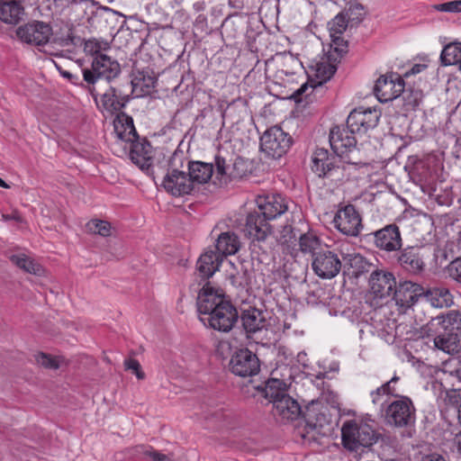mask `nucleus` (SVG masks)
Masks as SVG:
<instances>
[{
	"label": "nucleus",
	"mask_w": 461,
	"mask_h": 461,
	"mask_svg": "<svg viewBox=\"0 0 461 461\" xmlns=\"http://www.w3.org/2000/svg\"><path fill=\"white\" fill-rule=\"evenodd\" d=\"M272 412L275 417L279 418L282 421L296 420L303 414L300 422V426H302V422L304 423L305 432H302L303 438H306V435L311 432L320 433L322 427L321 420L324 419L323 415H319L316 412L313 403L307 406L305 411L303 412L299 403L288 394L283 395L275 401Z\"/></svg>",
	"instance_id": "f257e3e1"
},
{
	"label": "nucleus",
	"mask_w": 461,
	"mask_h": 461,
	"mask_svg": "<svg viewBox=\"0 0 461 461\" xmlns=\"http://www.w3.org/2000/svg\"><path fill=\"white\" fill-rule=\"evenodd\" d=\"M380 434L371 425L357 420H348L341 428L343 446L349 451L363 453L377 442Z\"/></svg>",
	"instance_id": "f03ea898"
},
{
	"label": "nucleus",
	"mask_w": 461,
	"mask_h": 461,
	"mask_svg": "<svg viewBox=\"0 0 461 461\" xmlns=\"http://www.w3.org/2000/svg\"><path fill=\"white\" fill-rule=\"evenodd\" d=\"M121 73V66L116 59L106 54H99L94 57L91 68L83 69V78L87 84V88L95 99L97 93L95 85L101 79L110 82Z\"/></svg>",
	"instance_id": "7ed1b4c3"
},
{
	"label": "nucleus",
	"mask_w": 461,
	"mask_h": 461,
	"mask_svg": "<svg viewBox=\"0 0 461 461\" xmlns=\"http://www.w3.org/2000/svg\"><path fill=\"white\" fill-rule=\"evenodd\" d=\"M345 164L343 158L330 155L326 149L317 148L312 156V169L321 177L340 182L347 177Z\"/></svg>",
	"instance_id": "20e7f679"
},
{
	"label": "nucleus",
	"mask_w": 461,
	"mask_h": 461,
	"mask_svg": "<svg viewBox=\"0 0 461 461\" xmlns=\"http://www.w3.org/2000/svg\"><path fill=\"white\" fill-rule=\"evenodd\" d=\"M355 10L362 11L363 6L360 4H354L346 13L339 14L328 23L331 39L329 59L333 61H337L338 58H341L348 52V41L341 36L347 30L349 20L353 19L352 14Z\"/></svg>",
	"instance_id": "39448f33"
},
{
	"label": "nucleus",
	"mask_w": 461,
	"mask_h": 461,
	"mask_svg": "<svg viewBox=\"0 0 461 461\" xmlns=\"http://www.w3.org/2000/svg\"><path fill=\"white\" fill-rule=\"evenodd\" d=\"M384 417L389 426L409 429L415 423L416 409L409 397L400 395L385 407Z\"/></svg>",
	"instance_id": "423d86ee"
},
{
	"label": "nucleus",
	"mask_w": 461,
	"mask_h": 461,
	"mask_svg": "<svg viewBox=\"0 0 461 461\" xmlns=\"http://www.w3.org/2000/svg\"><path fill=\"white\" fill-rule=\"evenodd\" d=\"M348 125H336L330 131V144L333 152L343 158L347 164L357 165L360 161L353 160L349 154L357 150V140Z\"/></svg>",
	"instance_id": "0eeeda50"
},
{
	"label": "nucleus",
	"mask_w": 461,
	"mask_h": 461,
	"mask_svg": "<svg viewBox=\"0 0 461 461\" xmlns=\"http://www.w3.org/2000/svg\"><path fill=\"white\" fill-rule=\"evenodd\" d=\"M292 143V137L277 125L267 130L260 138L262 151L275 159L284 156L290 149Z\"/></svg>",
	"instance_id": "6e6552de"
},
{
	"label": "nucleus",
	"mask_w": 461,
	"mask_h": 461,
	"mask_svg": "<svg viewBox=\"0 0 461 461\" xmlns=\"http://www.w3.org/2000/svg\"><path fill=\"white\" fill-rule=\"evenodd\" d=\"M239 320V313L236 307L230 302L220 304L201 321L215 330L229 332Z\"/></svg>",
	"instance_id": "1a4fd4ad"
},
{
	"label": "nucleus",
	"mask_w": 461,
	"mask_h": 461,
	"mask_svg": "<svg viewBox=\"0 0 461 461\" xmlns=\"http://www.w3.org/2000/svg\"><path fill=\"white\" fill-rule=\"evenodd\" d=\"M230 371L240 377H251L260 371V361L258 356L247 348L233 352L229 362Z\"/></svg>",
	"instance_id": "9d476101"
},
{
	"label": "nucleus",
	"mask_w": 461,
	"mask_h": 461,
	"mask_svg": "<svg viewBox=\"0 0 461 461\" xmlns=\"http://www.w3.org/2000/svg\"><path fill=\"white\" fill-rule=\"evenodd\" d=\"M366 238L369 241H373L376 249L388 253L399 251L402 247L400 228L395 223L385 225L367 234Z\"/></svg>",
	"instance_id": "9b49d317"
},
{
	"label": "nucleus",
	"mask_w": 461,
	"mask_h": 461,
	"mask_svg": "<svg viewBox=\"0 0 461 461\" xmlns=\"http://www.w3.org/2000/svg\"><path fill=\"white\" fill-rule=\"evenodd\" d=\"M312 267L319 277L322 279H331L340 272L342 262L337 252L330 250L325 246V248L320 250L314 258H312Z\"/></svg>",
	"instance_id": "f8f14e48"
},
{
	"label": "nucleus",
	"mask_w": 461,
	"mask_h": 461,
	"mask_svg": "<svg viewBox=\"0 0 461 461\" xmlns=\"http://www.w3.org/2000/svg\"><path fill=\"white\" fill-rule=\"evenodd\" d=\"M333 222L341 233L352 237L357 236L363 228L361 216L352 204L339 209Z\"/></svg>",
	"instance_id": "ddd939ff"
},
{
	"label": "nucleus",
	"mask_w": 461,
	"mask_h": 461,
	"mask_svg": "<svg viewBox=\"0 0 461 461\" xmlns=\"http://www.w3.org/2000/svg\"><path fill=\"white\" fill-rule=\"evenodd\" d=\"M404 85L398 74L384 75L376 80L374 93L381 103H386L400 97Z\"/></svg>",
	"instance_id": "4468645a"
},
{
	"label": "nucleus",
	"mask_w": 461,
	"mask_h": 461,
	"mask_svg": "<svg viewBox=\"0 0 461 461\" xmlns=\"http://www.w3.org/2000/svg\"><path fill=\"white\" fill-rule=\"evenodd\" d=\"M16 35L23 42L42 46L49 41L52 29L46 23L35 21L18 27Z\"/></svg>",
	"instance_id": "2eb2a0df"
},
{
	"label": "nucleus",
	"mask_w": 461,
	"mask_h": 461,
	"mask_svg": "<svg viewBox=\"0 0 461 461\" xmlns=\"http://www.w3.org/2000/svg\"><path fill=\"white\" fill-rule=\"evenodd\" d=\"M379 118L380 113L376 109L359 107L349 113L347 123L352 132L365 133L377 125Z\"/></svg>",
	"instance_id": "dca6fc26"
},
{
	"label": "nucleus",
	"mask_w": 461,
	"mask_h": 461,
	"mask_svg": "<svg viewBox=\"0 0 461 461\" xmlns=\"http://www.w3.org/2000/svg\"><path fill=\"white\" fill-rule=\"evenodd\" d=\"M215 167V179L221 185L227 184L232 179L241 178L248 172L247 163L240 158H237L232 164H228L225 158L216 156Z\"/></svg>",
	"instance_id": "f3484780"
},
{
	"label": "nucleus",
	"mask_w": 461,
	"mask_h": 461,
	"mask_svg": "<svg viewBox=\"0 0 461 461\" xmlns=\"http://www.w3.org/2000/svg\"><path fill=\"white\" fill-rule=\"evenodd\" d=\"M226 301L221 292L212 286L210 282H206L198 294L197 309L199 313L205 317Z\"/></svg>",
	"instance_id": "a211bd4d"
},
{
	"label": "nucleus",
	"mask_w": 461,
	"mask_h": 461,
	"mask_svg": "<svg viewBox=\"0 0 461 461\" xmlns=\"http://www.w3.org/2000/svg\"><path fill=\"white\" fill-rule=\"evenodd\" d=\"M423 286L411 281H404L400 283L398 286L395 285L393 295L396 303L401 307L410 308L416 303L420 298L423 297Z\"/></svg>",
	"instance_id": "6ab92c4d"
},
{
	"label": "nucleus",
	"mask_w": 461,
	"mask_h": 461,
	"mask_svg": "<svg viewBox=\"0 0 461 461\" xmlns=\"http://www.w3.org/2000/svg\"><path fill=\"white\" fill-rule=\"evenodd\" d=\"M164 188L176 196L190 194L194 187V183L190 177L189 172L167 173L163 180Z\"/></svg>",
	"instance_id": "aec40b11"
},
{
	"label": "nucleus",
	"mask_w": 461,
	"mask_h": 461,
	"mask_svg": "<svg viewBox=\"0 0 461 461\" xmlns=\"http://www.w3.org/2000/svg\"><path fill=\"white\" fill-rule=\"evenodd\" d=\"M369 285L371 293L377 298H385L393 294L396 281L393 275L383 270L372 272Z\"/></svg>",
	"instance_id": "412c9836"
},
{
	"label": "nucleus",
	"mask_w": 461,
	"mask_h": 461,
	"mask_svg": "<svg viewBox=\"0 0 461 461\" xmlns=\"http://www.w3.org/2000/svg\"><path fill=\"white\" fill-rule=\"evenodd\" d=\"M244 230L254 240L263 241L271 234L272 228L268 221L255 210L248 214Z\"/></svg>",
	"instance_id": "4be33fe9"
},
{
	"label": "nucleus",
	"mask_w": 461,
	"mask_h": 461,
	"mask_svg": "<svg viewBox=\"0 0 461 461\" xmlns=\"http://www.w3.org/2000/svg\"><path fill=\"white\" fill-rule=\"evenodd\" d=\"M399 251L397 262L404 270L415 275L423 272L425 262L420 249L409 246L403 249H401Z\"/></svg>",
	"instance_id": "5701e85b"
},
{
	"label": "nucleus",
	"mask_w": 461,
	"mask_h": 461,
	"mask_svg": "<svg viewBox=\"0 0 461 461\" xmlns=\"http://www.w3.org/2000/svg\"><path fill=\"white\" fill-rule=\"evenodd\" d=\"M288 209L285 198L272 194L260 199L257 211L268 221L283 214Z\"/></svg>",
	"instance_id": "b1692460"
},
{
	"label": "nucleus",
	"mask_w": 461,
	"mask_h": 461,
	"mask_svg": "<svg viewBox=\"0 0 461 461\" xmlns=\"http://www.w3.org/2000/svg\"><path fill=\"white\" fill-rule=\"evenodd\" d=\"M130 158L141 170L149 172L152 165V147L143 140L134 141L131 146Z\"/></svg>",
	"instance_id": "393cba45"
},
{
	"label": "nucleus",
	"mask_w": 461,
	"mask_h": 461,
	"mask_svg": "<svg viewBox=\"0 0 461 461\" xmlns=\"http://www.w3.org/2000/svg\"><path fill=\"white\" fill-rule=\"evenodd\" d=\"M223 259L212 249L203 253L196 262V269L202 279L207 280L219 270Z\"/></svg>",
	"instance_id": "a878e982"
},
{
	"label": "nucleus",
	"mask_w": 461,
	"mask_h": 461,
	"mask_svg": "<svg viewBox=\"0 0 461 461\" xmlns=\"http://www.w3.org/2000/svg\"><path fill=\"white\" fill-rule=\"evenodd\" d=\"M240 321L247 334L256 333L267 325L264 312L252 307L242 312Z\"/></svg>",
	"instance_id": "bb28decb"
},
{
	"label": "nucleus",
	"mask_w": 461,
	"mask_h": 461,
	"mask_svg": "<svg viewBox=\"0 0 461 461\" xmlns=\"http://www.w3.org/2000/svg\"><path fill=\"white\" fill-rule=\"evenodd\" d=\"M56 7L64 9L68 7L70 4L74 3H82V2H90L92 5L96 6V11L92 14V15L88 18V23L93 26L99 22V20L104 18L107 20L108 17L113 15H122L120 12L113 10L110 7L104 6L99 5L98 2L95 0H53Z\"/></svg>",
	"instance_id": "cd10ccee"
},
{
	"label": "nucleus",
	"mask_w": 461,
	"mask_h": 461,
	"mask_svg": "<svg viewBox=\"0 0 461 461\" xmlns=\"http://www.w3.org/2000/svg\"><path fill=\"white\" fill-rule=\"evenodd\" d=\"M240 241L237 234L230 231L221 233L217 240L215 249H213L221 258L227 256L236 254L240 249Z\"/></svg>",
	"instance_id": "c85d7f7f"
},
{
	"label": "nucleus",
	"mask_w": 461,
	"mask_h": 461,
	"mask_svg": "<svg viewBox=\"0 0 461 461\" xmlns=\"http://www.w3.org/2000/svg\"><path fill=\"white\" fill-rule=\"evenodd\" d=\"M423 298L435 308L450 307L453 303V296L445 286L424 287Z\"/></svg>",
	"instance_id": "c756f323"
},
{
	"label": "nucleus",
	"mask_w": 461,
	"mask_h": 461,
	"mask_svg": "<svg viewBox=\"0 0 461 461\" xmlns=\"http://www.w3.org/2000/svg\"><path fill=\"white\" fill-rule=\"evenodd\" d=\"M343 259L345 261L343 266L344 272L356 278L368 273L373 267V265L360 254H348Z\"/></svg>",
	"instance_id": "7c9ffc66"
},
{
	"label": "nucleus",
	"mask_w": 461,
	"mask_h": 461,
	"mask_svg": "<svg viewBox=\"0 0 461 461\" xmlns=\"http://www.w3.org/2000/svg\"><path fill=\"white\" fill-rule=\"evenodd\" d=\"M435 347L448 354L459 352L461 349V333L445 330L434 339Z\"/></svg>",
	"instance_id": "2f4dec72"
},
{
	"label": "nucleus",
	"mask_w": 461,
	"mask_h": 461,
	"mask_svg": "<svg viewBox=\"0 0 461 461\" xmlns=\"http://www.w3.org/2000/svg\"><path fill=\"white\" fill-rule=\"evenodd\" d=\"M24 14L20 1L11 0L0 3V20L5 23L16 24Z\"/></svg>",
	"instance_id": "473e14b6"
},
{
	"label": "nucleus",
	"mask_w": 461,
	"mask_h": 461,
	"mask_svg": "<svg viewBox=\"0 0 461 461\" xmlns=\"http://www.w3.org/2000/svg\"><path fill=\"white\" fill-rule=\"evenodd\" d=\"M187 170L194 184H204L212 177L213 165L202 161H187Z\"/></svg>",
	"instance_id": "72a5a7b5"
},
{
	"label": "nucleus",
	"mask_w": 461,
	"mask_h": 461,
	"mask_svg": "<svg viewBox=\"0 0 461 461\" xmlns=\"http://www.w3.org/2000/svg\"><path fill=\"white\" fill-rule=\"evenodd\" d=\"M285 387V384L281 380L269 379L264 386H258L257 389L266 399H268L274 404L276 400L286 394Z\"/></svg>",
	"instance_id": "f704fd0d"
},
{
	"label": "nucleus",
	"mask_w": 461,
	"mask_h": 461,
	"mask_svg": "<svg viewBox=\"0 0 461 461\" xmlns=\"http://www.w3.org/2000/svg\"><path fill=\"white\" fill-rule=\"evenodd\" d=\"M299 249L303 254H311L314 258L316 254L324 248H322L321 241L316 234L306 232L299 237Z\"/></svg>",
	"instance_id": "c9c22d12"
},
{
	"label": "nucleus",
	"mask_w": 461,
	"mask_h": 461,
	"mask_svg": "<svg viewBox=\"0 0 461 461\" xmlns=\"http://www.w3.org/2000/svg\"><path fill=\"white\" fill-rule=\"evenodd\" d=\"M440 61L443 66L460 64L461 42L455 41L447 44L440 54Z\"/></svg>",
	"instance_id": "e433bc0d"
},
{
	"label": "nucleus",
	"mask_w": 461,
	"mask_h": 461,
	"mask_svg": "<svg viewBox=\"0 0 461 461\" xmlns=\"http://www.w3.org/2000/svg\"><path fill=\"white\" fill-rule=\"evenodd\" d=\"M432 387L434 390L439 391V397H444V401L447 404L460 407L461 389H447L441 380H435L432 383Z\"/></svg>",
	"instance_id": "4c0bfd02"
},
{
	"label": "nucleus",
	"mask_w": 461,
	"mask_h": 461,
	"mask_svg": "<svg viewBox=\"0 0 461 461\" xmlns=\"http://www.w3.org/2000/svg\"><path fill=\"white\" fill-rule=\"evenodd\" d=\"M10 260L27 273L41 276L43 272L42 267L25 254L12 255Z\"/></svg>",
	"instance_id": "58836bf2"
},
{
	"label": "nucleus",
	"mask_w": 461,
	"mask_h": 461,
	"mask_svg": "<svg viewBox=\"0 0 461 461\" xmlns=\"http://www.w3.org/2000/svg\"><path fill=\"white\" fill-rule=\"evenodd\" d=\"M438 319H442L440 323L442 324L445 330H451L461 333L460 311H449L447 314L438 317Z\"/></svg>",
	"instance_id": "ea45409f"
},
{
	"label": "nucleus",
	"mask_w": 461,
	"mask_h": 461,
	"mask_svg": "<svg viewBox=\"0 0 461 461\" xmlns=\"http://www.w3.org/2000/svg\"><path fill=\"white\" fill-rule=\"evenodd\" d=\"M341 58H338L337 62H339V59ZM329 59V62H320L316 65V77L320 79L319 84L321 85L322 83L328 81L330 79V77L335 74L337 68L334 63L336 61H333L332 59Z\"/></svg>",
	"instance_id": "a19ab883"
},
{
	"label": "nucleus",
	"mask_w": 461,
	"mask_h": 461,
	"mask_svg": "<svg viewBox=\"0 0 461 461\" xmlns=\"http://www.w3.org/2000/svg\"><path fill=\"white\" fill-rule=\"evenodd\" d=\"M86 227L89 231L98 234L102 237H110L113 234V228L112 227L111 223L98 219L91 220L87 224Z\"/></svg>",
	"instance_id": "79ce46f5"
},
{
	"label": "nucleus",
	"mask_w": 461,
	"mask_h": 461,
	"mask_svg": "<svg viewBox=\"0 0 461 461\" xmlns=\"http://www.w3.org/2000/svg\"><path fill=\"white\" fill-rule=\"evenodd\" d=\"M157 79L155 77L147 75L144 72H140L132 81L131 85L133 87L140 86L143 94H149L151 89L155 87Z\"/></svg>",
	"instance_id": "37998d69"
},
{
	"label": "nucleus",
	"mask_w": 461,
	"mask_h": 461,
	"mask_svg": "<svg viewBox=\"0 0 461 461\" xmlns=\"http://www.w3.org/2000/svg\"><path fill=\"white\" fill-rule=\"evenodd\" d=\"M187 158L182 150H176L168 160L167 173H178L184 171L185 162L187 163Z\"/></svg>",
	"instance_id": "c03bdc74"
},
{
	"label": "nucleus",
	"mask_w": 461,
	"mask_h": 461,
	"mask_svg": "<svg viewBox=\"0 0 461 461\" xmlns=\"http://www.w3.org/2000/svg\"><path fill=\"white\" fill-rule=\"evenodd\" d=\"M113 86H110L109 90L101 95V102L103 106L110 112H119L122 110V105L118 104L116 96L113 92Z\"/></svg>",
	"instance_id": "a18cd8bd"
},
{
	"label": "nucleus",
	"mask_w": 461,
	"mask_h": 461,
	"mask_svg": "<svg viewBox=\"0 0 461 461\" xmlns=\"http://www.w3.org/2000/svg\"><path fill=\"white\" fill-rule=\"evenodd\" d=\"M401 96L402 97L405 106L408 108H415L420 104L421 93L418 90H412L411 88L405 89L403 87V92L401 94Z\"/></svg>",
	"instance_id": "49530a36"
},
{
	"label": "nucleus",
	"mask_w": 461,
	"mask_h": 461,
	"mask_svg": "<svg viewBox=\"0 0 461 461\" xmlns=\"http://www.w3.org/2000/svg\"><path fill=\"white\" fill-rule=\"evenodd\" d=\"M108 43L104 41H99L95 39L88 40L84 44V50L92 55L96 57L99 54H103L102 50H105L108 49Z\"/></svg>",
	"instance_id": "de8ad7c7"
},
{
	"label": "nucleus",
	"mask_w": 461,
	"mask_h": 461,
	"mask_svg": "<svg viewBox=\"0 0 461 461\" xmlns=\"http://www.w3.org/2000/svg\"><path fill=\"white\" fill-rule=\"evenodd\" d=\"M36 363L44 367L49 369H58L59 367V361L57 357H54L49 354L46 353H39L35 356Z\"/></svg>",
	"instance_id": "09e8293b"
},
{
	"label": "nucleus",
	"mask_w": 461,
	"mask_h": 461,
	"mask_svg": "<svg viewBox=\"0 0 461 461\" xmlns=\"http://www.w3.org/2000/svg\"><path fill=\"white\" fill-rule=\"evenodd\" d=\"M431 9L438 12L446 13H460L461 12V0H455L442 4H436L431 5Z\"/></svg>",
	"instance_id": "8fccbe9b"
},
{
	"label": "nucleus",
	"mask_w": 461,
	"mask_h": 461,
	"mask_svg": "<svg viewBox=\"0 0 461 461\" xmlns=\"http://www.w3.org/2000/svg\"><path fill=\"white\" fill-rule=\"evenodd\" d=\"M123 365L125 370L131 371L139 380H143L145 378V373L142 371L141 366L137 359L131 357L126 358Z\"/></svg>",
	"instance_id": "3c124183"
},
{
	"label": "nucleus",
	"mask_w": 461,
	"mask_h": 461,
	"mask_svg": "<svg viewBox=\"0 0 461 461\" xmlns=\"http://www.w3.org/2000/svg\"><path fill=\"white\" fill-rule=\"evenodd\" d=\"M114 130H115V132H116L118 138L121 139L122 140L131 142V144H132L134 141H136L139 139V136L137 133L133 134V135H131V133L129 134V131H128L129 130L127 128H123V125L122 123L115 124Z\"/></svg>",
	"instance_id": "603ef678"
},
{
	"label": "nucleus",
	"mask_w": 461,
	"mask_h": 461,
	"mask_svg": "<svg viewBox=\"0 0 461 461\" xmlns=\"http://www.w3.org/2000/svg\"><path fill=\"white\" fill-rule=\"evenodd\" d=\"M122 124L123 128H127L129 131V134L131 133V135L136 134V130L133 124V120L131 117L128 116L127 114L122 113L117 116L116 121L114 122L115 124Z\"/></svg>",
	"instance_id": "864d4df0"
},
{
	"label": "nucleus",
	"mask_w": 461,
	"mask_h": 461,
	"mask_svg": "<svg viewBox=\"0 0 461 461\" xmlns=\"http://www.w3.org/2000/svg\"><path fill=\"white\" fill-rule=\"evenodd\" d=\"M448 273L453 279L461 283V258L450 263L448 266Z\"/></svg>",
	"instance_id": "5fc2aeb1"
},
{
	"label": "nucleus",
	"mask_w": 461,
	"mask_h": 461,
	"mask_svg": "<svg viewBox=\"0 0 461 461\" xmlns=\"http://www.w3.org/2000/svg\"><path fill=\"white\" fill-rule=\"evenodd\" d=\"M296 239V233L291 225H285L281 230L280 240L282 243H289Z\"/></svg>",
	"instance_id": "6e6d98bb"
},
{
	"label": "nucleus",
	"mask_w": 461,
	"mask_h": 461,
	"mask_svg": "<svg viewBox=\"0 0 461 461\" xmlns=\"http://www.w3.org/2000/svg\"><path fill=\"white\" fill-rule=\"evenodd\" d=\"M399 381V377L394 375L390 381L384 383L382 387L384 390V393H386L388 395H393L395 397H399V395L396 393V390L393 386L394 384H396Z\"/></svg>",
	"instance_id": "4d7b16f0"
},
{
	"label": "nucleus",
	"mask_w": 461,
	"mask_h": 461,
	"mask_svg": "<svg viewBox=\"0 0 461 461\" xmlns=\"http://www.w3.org/2000/svg\"><path fill=\"white\" fill-rule=\"evenodd\" d=\"M113 92L114 93L115 96H116L118 104L122 105V109L126 105V104L129 102L130 95L123 93L122 91H121L120 89H117L116 87L113 88Z\"/></svg>",
	"instance_id": "13d9d810"
},
{
	"label": "nucleus",
	"mask_w": 461,
	"mask_h": 461,
	"mask_svg": "<svg viewBox=\"0 0 461 461\" xmlns=\"http://www.w3.org/2000/svg\"><path fill=\"white\" fill-rule=\"evenodd\" d=\"M452 363H455V366H456V368L455 370H450L448 372L451 375L455 374L456 376L459 379V381H461V356H459L456 358H453V359L449 360L448 362H447L445 364V366H447L448 365H450Z\"/></svg>",
	"instance_id": "bf43d9fd"
},
{
	"label": "nucleus",
	"mask_w": 461,
	"mask_h": 461,
	"mask_svg": "<svg viewBox=\"0 0 461 461\" xmlns=\"http://www.w3.org/2000/svg\"><path fill=\"white\" fill-rule=\"evenodd\" d=\"M147 455L153 460V461H172V458L168 455L162 454L158 451H149L147 452Z\"/></svg>",
	"instance_id": "052dcab7"
},
{
	"label": "nucleus",
	"mask_w": 461,
	"mask_h": 461,
	"mask_svg": "<svg viewBox=\"0 0 461 461\" xmlns=\"http://www.w3.org/2000/svg\"><path fill=\"white\" fill-rule=\"evenodd\" d=\"M420 461H447L444 456L438 453L427 454L421 456Z\"/></svg>",
	"instance_id": "680f3d73"
},
{
	"label": "nucleus",
	"mask_w": 461,
	"mask_h": 461,
	"mask_svg": "<svg viewBox=\"0 0 461 461\" xmlns=\"http://www.w3.org/2000/svg\"><path fill=\"white\" fill-rule=\"evenodd\" d=\"M5 221L14 220L17 222H23V220L17 211H14L11 214H2Z\"/></svg>",
	"instance_id": "e2e57ef3"
},
{
	"label": "nucleus",
	"mask_w": 461,
	"mask_h": 461,
	"mask_svg": "<svg viewBox=\"0 0 461 461\" xmlns=\"http://www.w3.org/2000/svg\"><path fill=\"white\" fill-rule=\"evenodd\" d=\"M223 418V409H218L213 411H208V413L205 415V419H215V420H221Z\"/></svg>",
	"instance_id": "0e129e2a"
},
{
	"label": "nucleus",
	"mask_w": 461,
	"mask_h": 461,
	"mask_svg": "<svg viewBox=\"0 0 461 461\" xmlns=\"http://www.w3.org/2000/svg\"><path fill=\"white\" fill-rule=\"evenodd\" d=\"M425 68H426V65H423V64H416V65H414V66L411 68V69L408 73H406V76H407V75H409V74H412V75H414V74H418V73L421 72V71H422L423 69H425Z\"/></svg>",
	"instance_id": "69168bd1"
},
{
	"label": "nucleus",
	"mask_w": 461,
	"mask_h": 461,
	"mask_svg": "<svg viewBox=\"0 0 461 461\" xmlns=\"http://www.w3.org/2000/svg\"><path fill=\"white\" fill-rule=\"evenodd\" d=\"M363 16H364L363 10L362 11L355 10L352 14V18H353L352 20L357 19L360 21V20H362Z\"/></svg>",
	"instance_id": "338daca9"
},
{
	"label": "nucleus",
	"mask_w": 461,
	"mask_h": 461,
	"mask_svg": "<svg viewBox=\"0 0 461 461\" xmlns=\"http://www.w3.org/2000/svg\"><path fill=\"white\" fill-rule=\"evenodd\" d=\"M308 88L307 84L303 85L299 89H297L294 94V97L296 98L298 95H301L305 90Z\"/></svg>",
	"instance_id": "774afa93"
}]
</instances>
